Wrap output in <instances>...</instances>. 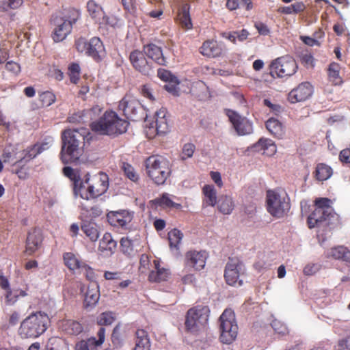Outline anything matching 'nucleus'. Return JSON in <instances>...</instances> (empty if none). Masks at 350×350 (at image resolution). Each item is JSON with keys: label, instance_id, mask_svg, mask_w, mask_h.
Wrapping results in <instances>:
<instances>
[{"label": "nucleus", "instance_id": "f257e3e1", "mask_svg": "<svg viewBox=\"0 0 350 350\" xmlns=\"http://www.w3.org/2000/svg\"><path fill=\"white\" fill-rule=\"evenodd\" d=\"M64 174L73 183V191L76 197L80 196L84 200L94 199L105 193L109 187V178L105 173H99L93 178L94 184H90V174H86L81 178L79 172L70 167L63 169Z\"/></svg>", "mask_w": 350, "mask_h": 350}, {"label": "nucleus", "instance_id": "f03ea898", "mask_svg": "<svg viewBox=\"0 0 350 350\" xmlns=\"http://www.w3.org/2000/svg\"><path fill=\"white\" fill-rule=\"evenodd\" d=\"M90 135L89 130L84 127L67 129L63 132V145L61 152L63 163H68L78 160L81 154L79 145L82 141L89 140Z\"/></svg>", "mask_w": 350, "mask_h": 350}, {"label": "nucleus", "instance_id": "7ed1b4c3", "mask_svg": "<svg viewBox=\"0 0 350 350\" xmlns=\"http://www.w3.org/2000/svg\"><path fill=\"white\" fill-rule=\"evenodd\" d=\"M129 123L113 111H106L97 120L91 123L92 130L100 135L116 136L127 131Z\"/></svg>", "mask_w": 350, "mask_h": 350}, {"label": "nucleus", "instance_id": "20e7f679", "mask_svg": "<svg viewBox=\"0 0 350 350\" xmlns=\"http://www.w3.org/2000/svg\"><path fill=\"white\" fill-rule=\"evenodd\" d=\"M331 203V200L325 198L315 200L316 208L308 216L307 221L310 228L329 226L334 219H337Z\"/></svg>", "mask_w": 350, "mask_h": 350}, {"label": "nucleus", "instance_id": "39448f33", "mask_svg": "<svg viewBox=\"0 0 350 350\" xmlns=\"http://www.w3.org/2000/svg\"><path fill=\"white\" fill-rule=\"evenodd\" d=\"M79 10L70 9L59 14L53 15L51 22L53 25V39L55 42L63 41L71 32L72 25L80 18Z\"/></svg>", "mask_w": 350, "mask_h": 350}, {"label": "nucleus", "instance_id": "423d86ee", "mask_svg": "<svg viewBox=\"0 0 350 350\" xmlns=\"http://www.w3.org/2000/svg\"><path fill=\"white\" fill-rule=\"evenodd\" d=\"M49 318L42 312L32 313L23 321L19 328L22 338H37L47 329Z\"/></svg>", "mask_w": 350, "mask_h": 350}, {"label": "nucleus", "instance_id": "0eeeda50", "mask_svg": "<svg viewBox=\"0 0 350 350\" xmlns=\"http://www.w3.org/2000/svg\"><path fill=\"white\" fill-rule=\"evenodd\" d=\"M290 199L284 190H269L267 192V209L273 216L281 218L290 210Z\"/></svg>", "mask_w": 350, "mask_h": 350}, {"label": "nucleus", "instance_id": "6e6552de", "mask_svg": "<svg viewBox=\"0 0 350 350\" xmlns=\"http://www.w3.org/2000/svg\"><path fill=\"white\" fill-rule=\"evenodd\" d=\"M146 167L148 176L157 185H163L170 174L169 162L159 156H151L146 161Z\"/></svg>", "mask_w": 350, "mask_h": 350}, {"label": "nucleus", "instance_id": "1a4fd4ad", "mask_svg": "<svg viewBox=\"0 0 350 350\" xmlns=\"http://www.w3.org/2000/svg\"><path fill=\"white\" fill-rule=\"evenodd\" d=\"M209 309L206 306H197L188 310L185 326L188 332L198 334L206 329L208 321Z\"/></svg>", "mask_w": 350, "mask_h": 350}, {"label": "nucleus", "instance_id": "9d476101", "mask_svg": "<svg viewBox=\"0 0 350 350\" xmlns=\"http://www.w3.org/2000/svg\"><path fill=\"white\" fill-rule=\"evenodd\" d=\"M220 339L223 343L230 344L237 338L238 325L232 310L226 309L219 318Z\"/></svg>", "mask_w": 350, "mask_h": 350}, {"label": "nucleus", "instance_id": "9b49d317", "mask_svg": "<svg viewBox=\"0 0 350 350\" xmlns=\"http://www.w3.org/2000/svg\"><path fill=\"white\" fill-rule=\"evenodd\" d=\"M118 107L126 118L133 121L146 120L148 117L140 102L131 95H126L120 101Z\"/></svg>", "mask_w": 350, "mask_h": 350}, {"label": "nucleus", "instance_id": "f8f14e48", "mask_svg": "<svg viewBox=\"0 0 350 350\" xmlns=\"http://www.w3.org/2000/svg\"><path fill=\"white\" fill-rule=\"evenodd\" d=\"M245 271L243 263L237 258H230L226 265L224 277L228 284L241 286L243 284L241 278Z\"/></svg>", "mask_w": 350, "mask_h": 350}, {"label": "nucleus", "instance_id": "ddd939ff", "mask_svg": "<svg viewBox=\"0 0 350 350\" xmlns=\"http://www.w3.org/2000/svg\"><path fill=\"white\" fill-rule=\"evenodd\" d=\"M297 65L294 59L289 56H283L273 60L270 65V73L272 76L286 77L293 75Z\"/></svg>", "mask_w": 350, "mask_h": 350}, {"label": "nucleus", "instance_id": "4468645a", "mask_svg": "<svg viewBox=\"0 0 350 350\" xmlns=\"http://www.w3.org/2000/svg\"><path fill=\"white\" fill-rule=\"evenodd\" d=\"M226 115L238 135L243 136L253 133V124L247 118L230 109L227 110Z\"/></svg>", "mask_w": 350, "mask_h": 350}, {"label": "nucleus", "instance_id": "2eb2a0df", "mask_svg": "<svg viewBox=\"0 0 350 350\" xmlns=\"http://www.w3.org/2000/svg\"><path fill=\"white\" fill-rule=\"evenodd\" d=\"M313 94V88L309 82H303L293 89L288 95V99L291 103L304 102Z\"/></svg>", "mask_w": 350, "mask_h": 350}, {"label": "nucleus", "instance_id": "dca6fc26", "mask_svg": "<svg viewBox=\"0 0 350 350\" xmlns=\"http://www.w3.org/2000/svg\"><path fill=\"white\" fill-rule=\"evenodd\" d=\"M208 254L205 251H189L185 255V266L200 271L205 267Z\"/></svg>", "mask_w": 350, "mask_h": 350}, {"label": "nucleus", "instance_id": "f3484780", "mask_svg": "<svg viewBox=\"0 0 350 350\" xmlns=\"http://www.w3.org/2000/svg\"><path fill=\"white\" fill-rule=\"evenodd\" d=\"M134 213L126 210L111 212L107 215V219L111 225L126 228L133 218Z\"/></svg>", "mask_w": 350, "mask_h": 350}, {"label": "nucleus", "instance_id": "a211bd4d", "mask_svg": "<svg viewBox=\"0 0 350 350\" xmlns=\"http://www.w3.org/2000/svg\"><path fill=\"white\" fill-rule=\"evenodd\" d=\"M130 60L133 67L144 75H150L152 64L148 61L142 52L134 51L130 54Z\"/></svg>", "mask_w": 350, "mask_h": 350}, {"label": "nucleus", "instance_id": "6ab92c4d", "mask_svg": "<svg viewBox=\"0 0 350 350\" xmlns=\"http://www.w3.org/2000/svg\"><path fill=\"white\" fill-rule=\"evenodd\" d=\"M42 234L40 228L31 230L27 234L25 245V252L28 255L34 254L41 247Z\"/></svg>", "mask_w": 350, "mask_h": 350}, {"label": "nucleus", "instance_id": "aec40b11", "mask_svg": "<svg viewBox=\"0 0 350 350\" xmlns=\"http://www.w3.org/2000/svg\"><path fill=\"white\" fill-rule=\"evenodd\" d=\"M100 299L99 285L97 282L90 283L85 293L83 306L88 310H92Z\"/></svg>", "mask_w": 350, "mask_h": 350}, {"label": "nucleus", "instance_id": "412c9836", "mask_svg": "<svg viewBox=\"0 0 350 350\" xmlns=\"http://www.w3.org/2000/svg\"><path fill=\"white\" fill-rule=\"evenodd\" d=\"M154 268L149 273L148 279L152 282H161L167 281L170 276L168 269L161 266L159 259L153 260Z\"/></svg>", "mask_w": 350, "mask_h": 350}, {"label": "nucleus", "instance_id": "4be33fe9", "mask_svg": "<svg viewBox=\"0 0 350 350\" xmlns=\"http://www.w3.org/2000/svg\"><path fill=\"white\" fill-rule=\"evenodd\" d=\"M88 55L98 62L105 56V48L98 37H94L89 41Z\"/></svg>", "mask_w": 350, "mask_h": 350}, {"label": "nucleus", "instance_id": "5701e85b", "mask_svg": "<svg viewBox=\"0 0 350 350\" xmlns=\"http://www.w3.org/2000/svg\"><path fill=\"white\" fill-rule=\"evenodd\" d=\"M144 54L150 59L159 65L165 64V58L161 47L154 44H148L144 46Z\"/></svg>", "mask_w": 350, "mask_h": 350}, {"label": "nucleus", "instance_id": "b1692460", "mask_svg": "<svg viewBox=\"0 0 350 350\" xmlns=\"http://www.w3.org/2000/svg\"><path fill=\"white\" fill-rule=\"evenodd\" d=\"M222 46L217 41L207 40L200 48V53L208 57H216L221 55Z\"/></svg>", "mask_w": 350, "mask_h": 350}, {"label": "nucleus", "instance_id": "393cba45", "mask_svg": "<svg viewBox=\"0 0 350 350\" xmlns=\"http://www.w3.org/2000/svg\"><path fill=\"white\" fill-rule=\"evenodd\" d=\"M116 247V242L109 233H105L99 243L98 251L105 256L111 255Z\"/></svg>", "mask_w": 350, "mask_h": 350}, {"label": "nucleus", "instance_id": "a878e982", "mask_svg": "<svg viewBox=\"0 0 350 350\" xmlns=\"http://www.w3.org/2000/svg\"><path fill=\"white\" fill-rule=\"evenodd\" d=\"M190 92L199 100H206L211 96L208 86L202 81L193 83Z\"/></svg>", "mask_w": 350, "mask_h": 350}, {"label": "nucleus", "instance_id": "bb28decb", "mask_svg": "<svg viewBox=\"0 0 350 350\" xmlns=\"http://www.w3.org/2000/svg\"><path fill=\"white\" fill-rule=\"evenodd\" d=\"M326 256L328 258L332 257L336 260L350 262V250L342 245L334 247L326 252Z\"/></svg>", "mask_w": 350, "mask_h": 350}, {"label": "nucleus", "instance_id": "cd10ccee", "mask_svg": "<svg viewBox=\"0 0 350 350\" xmlns=\"http://www.w3.org/2000/svg\"><path fill=\"white\" fill-rule=\"evenodd\" d=\"M165 116L166 109L164 108H161L155 112L156 131L157 134L163 135L169 131V125Z\"/></svg>", "mask_w": 350, "mask_h": 350}, {"label": "nucleus", "instance_id": "c85d7f7f", "mask_svg": "<svg viewBox=\"0 0 350 350\" xmlns=\"http://www.w3.org/2000/svg\"><path fill=\"white\" fill-rule=\"evenodd\" d=\"M266 128L274 137L281 139L284 135L282 124L277 119L271 118L266 122Z\"/></svg>", "mask_w": 350, "mask_h": 350}, {"label": "nucleus", "instance_id": "c756f323", "mask_svg": "<svg viewBox=\"0 0 350 350\" xmlns=\"http://www.w3.org/2000/svg\"><path fill=\"white\" fill-rule=\"evenodd\" d=\"M81 230L90 241H96L99 237V232L96 223L90 221H84L81 225Z\"/></svg>", "mask_w": 350, "mask_h": 350}, {"label": "nucleus", "instance_id": "7c9ffc66", "mask_svg": "<svg viewBox=\"0 0 350 350\" xmlns=\"http://www.w3.org/2000/svg\"><path fill=\"white\" fill-rule=\"evenodd\" d=\"M258 150H262L263 154L272 156L276 152V146L270 139H260L255 145Z\"/></svg>", "mask_w": 350, "mask_h": 350}, {"label": "nucleus", "instance_id": "2f4dec72", "mask_svg": "<svg viewBox=\"0 0 350 350\" xmlns=\"http://www.w3.org/2000/svg\"><path fill=\"white\" fill-rule=\"evenodd\" d=\"M87 9L90 16L96 23H98L99 21L102 20L101 18H103L105 12L102 7L94 1L90 0L88 2Z\"/></svg>", "mask_w": 350, "mask_h": 350}, {"label": "nucleus", "instance_id": "473e14b6", "mask_svg": "<svg viewBox=\"0 0 350 350\" xmlns=\"http://www.w3.org/2000/svg\"><path fill=\"white\" fill-rule=\"evenodd\" d=\"M136 344L133 350H150V342L146 332L138 329L136 332Z\"/></svg>", "mask_w": 350, "mask_h": 350}, {"label": "nucleus", "instance_id": "72a5a7b5", "mask_svg": "<svg viewBox=\"0 0 350 350\" xmlns=\"http://www.w3.org/2000/svg\"><path fill=\"white\" fill-rule=\"evenodd\" d=\"M62 327L65 332L70 335H78L83 329L79 322L71 319L63 321Z\"/></svg>", "mask_w": 350, "mask_h": 350}, {"label": "nucleus", "instance_id": "f704fd0d", "mask_svg": "<svg viewBox=\"0 0 350 350\" xmlns=\"http://www.w3.org/2000/svg\"><path fill=\"white\" fill-rule=\"evenodd\" d=\"M234 208V202L230 196H221L218 201L219 211L225 215L230 214Z\"/></svg>", "mask_w": 350, "mask_h": 350}, {"label": "nucleus", "instance_id": "c9c22d12", "mask_svg": "<svg viewBox=\"0 0 350 350\" xmlns=\"http://www.w3.org/2000/svg\"><path fill=\"white\" fill-rule=\"evenodd\" d=\"M203 194L204 195V203L206 206H214L217 203V191L213 185H206L202 189Z\"/></svg>", "mask_w": 350, "mask_h": 350}, {"label": "nucleus", "instance_id": "e433bc0d", "mask_svg": "<svg viewBox=\"0 0 350 350\" xmlns=\"http://www.w3.org/2000/svg\"><path fill=\"white\" fill-rule=\"evenodd\" d=\"M139 244V239L133 240L130 237H122L120 241V247L122 252L131 256L134 252V247Z\"/></svg>", "mask_w": 350, "mask_h": 350}, {"label": "nucleus", "instance_id": "4c0bfd02", "mask_svg": "<svg viewBox=\"0 0 350 350\" xmlns=\"http://www.w3.org/2000/svg\"><path fill=\"white\" fill-rule=\"evenodd\" d=\"M183 234L178 229H173L168 233V239L171 250H174L178 254L179 253V245L183 239Z\"/></svg>", "mask_w": 350, "mask_h": 350}, {"label": "nucleus", "instance_id": "58836bf2", "mask_svg": "<svg viewBox=\"0 0 350 350\" xmlns=\"http://www.w3.org/2000/svg\"><path fill=\"white\" fill-rule=\"evenodd\" d=\"M249 32L246 29L241 31H233L230 32H224L222 33L223 38H225L232 42L236 44L237 42H243L245 40L248 36Z\"/></svg>", "mask_w": 350, "mask_h": 350}, {"label": "nucleus", "instance_id": "ea45409f", "mask_svg": "<svg viewBox=\"0 0 350 350\" xmlns=\"http://www.w3.org/2000/svg\"><path fill=\"white\" fill-rule=\"evenodd\" d=\"M153 202L155 205L163 208H180L181 206L180 204L174 202L170 198V195L167 193H164L160 198L154 199Z\"/></svg>", "mask_w": 350, "mask_h": 350}, {"label": "nucleus", "instance_id": "a19ab883", "mask_svg": "<svg viewBox=\"0 0 350 350\" xmlns=\"http://www.w3.org/2000/svg\"><path fill=\"white\" fill-rule=\"evenodd\" d=\"M189 8L185 5L178 14V20L182 27L186 29H191L193 27L191 19L189 15Z\"/></svg>", "mask_w": 350, "mask_h": 350}, {"label": "nucleus", "instance_id": "79ce46f5", "mask_svg": "<svg viewBox=\"0 0 350 350\" xmlns=\"http://www.w3.org/2000/svg\"><path fill=\"white\" fill-rule=\"evenodd\" d=\"M332 174V168L323 163L317 165L315 170V176L318 180L323 181L327 180Z\"/></svg>", "mask_w": 350, "mask_h": 350}, {"label": "nucleus", "instance_id": "37998d69", "mask_svg": "<svg viewBox=\"0 0 350 350\" xmlns=\"http://www.w3.org/2000/svg\"><path fill=\"white\" fill-rule=\"evenodd\" d=\"M64 260L65 265L70 270H76L80 269L83 264L81 262L79 258L72 252H67L64 254Z\"/></svg>", "mask_w": 350, "mask_h": 350}, {"label": "nucleus", "instance_id": "c03bdc74", "mask_svg": "<svg viewBox=\"0 0 350 350\" xmlns=\"http://www.w3.org/2000/svg\"><path fill=\"white\" fill-rule=\"evenodd\" d=\"M339 64L332 62L329 64L328 68V76L329 80L335 85L341 83V79L339 77Z\"/></svg>", "mask_w": 350, "mask_h": 350}, {"label": "nucleus", "instance_id": "a18cd8bd", "mask_svg": "<svg viewBox=\"0 0 350 350\" xmlns=\"http://www.w3.org/2000/svg\"><path fill=\"white\" fill-rule=\"evenodd\" d=\"M50 350H69L68 344L60 338L53 337L49 339L47 345Z\"/></svg>", "mask_w": 350, "mask_h": 350}, {"label": "nucleus", "instance_id": "49530a36", "mask_svg": "<svg viewBox=\"0 0 350 350\" xmlns=\"http://www.w3.org/2000/svg\"><path fill=\"white\" fill-rule=\"evenodd\" d=\"M39 150V148L37 147L36 144L31 147L27 148L23 151V157L20 160H16L14 161V163L18 162H28L29 161L35 158L38 154H40Z\"/></svg>", "mask_w": 350, "mask_h": 350}, {"label": "nucleus", "instance_id": "de8ad7c7", "mask_svg": "<svg viewBox=\"0 0 350 350\" xmlns=\"http://www.w3.org/2000/svg\"><path fill=\"white\" fill-rule=\"evenodd\" d=\"M26 295V292L22 290L7 291L5 295V303L10 306L13 305L16 302L19 297H25Z\"/></svg>", "mask_w": 350, "mask_h": 350}, {"label": "nucleus", "instance_id": "09e8293b", "mask_svg": "<svg viewBox=\"0 0 350 350\" xmlns=\"http://www.w3.org/2000/svg\"><path fill=\"white\" fill-rule=\"evenodd\" d=\"M81 68L78 64L72 63L68 67V75L72 83L76 84L79 80Z\"/></svg>", "mask_w": 350, "mask_h": 350}, {"label": "nucleus", "instance_id": "8fccbe9b", "mask_svg": "<svg viewBox=\"0 0 350 350\" xmlns=\"http://www.w3.org/2000/svg\"><path fill=\"white\" fill-rule=\"evenodd\" d=\"M39 100L43 107H49L55 101V96L50 91H45L39 94Z\"/></svg>", "mask_w": 350, "mask_h": 350}, {"label": "nucleus", "instance_id": "3c124183", "mask_svg": "<svg viewBox=\"0 0 350 350\" xmlns=\"http://www.w3.org/2000/svg\"><path fill=\"white\" fill-rule=\"evenodd\" d=\"M16 148L14 146L9 145L5 148L3 153V162H10L14 160V159H17L16 157Z\"/></svg>", "mask_w": 350, "mask_h": 350}, {"label": "nucleus", "instance_id": "603ef678", "mask_svg": "<svg viewBox=\"0 0 350 350\" xmlns=\"http://www.w3.org/2000/svg\"><path fill=\"white\" fill-rule=\"evenodd\" d=\"M23 3V0H0V10L7 11L9 9L19 8Z\"/></svg>", "mask_w": 350, "mask_h": 350}, {"label": "nucleus", "instance_id": "864d4df0", "mask_svg": "<svg viewBox=\"0 0 350 350\" xmlns=\"http://www.w3.org/2000/svg\"><path fill=\"white\" fill-rule=\"evenodd\" d=\"M115 317L111 312H103L97 319V322L100 325H109L114 321Z\"/></svg>", "mask_w": 350, "mask_h": 350}, {"label": "nucleus", "instance_id": "5fc2aeb1", "mask_svg": "<svg viewBox=\"0 0 350 350\" xmlns=\"http://www.w3.org/2000/svg\"><path fill=\"white\" fill-rule=\"evenodd\" d=\"M122 170L128 178L133 182L138 180V174L135 172L134 168L129 163H124Z\"/></svg>", "mask_w": 350, "mask_h": 350}, {"label": "nucleus", "instance_id": "6e6d98bb", "mask_svg": "<svg viewBox=\"0 0 350 350\" xmlns=\"http://www.w3.org/2000/svg\"><path fill=\"white\" fill-rule=\"evenodd\" d=\"M195 151V146L193 144L187 143L184 145L180 154L182 160H186L191 158Z\"/></svg>", "mask_w": 350, "mask_h": 350}, {"label": "nucleus", "instance_id": "4d7b16f0", "mask_svg": "<svg viewBox=\"0 0 350 350\" xmlns=\"http://www.w3.org/2000/svg\"><path fill=\"white\" fill-rule=\"evenodd\" d=\"M179 81L176 78V81H171L167 82V84L164 85V88L170 94H172L174 96H178L179 95Z\"/></svg>", "mask_w": 350, "mask_h": 350}, {"label": "nucleus", "instance_id": "13d9d810", "mask_svg": "<svg viewBox=\"0 0 350 350\" xmlns=\"http://www.w3.org/2000/svg\"><path fill=\"white\" fill-rule=\"evenodd\" d=\"M271 326L274 331L279 334L284 335L288 332L286 325L278 320H273L271 323Z\"/></svg>", "mask_w": 350, "mask_h": 350}, {"label": "nucleus", "instance_id": "bf43d9fd", "mask_svg": "<svg viewBox=\"0 0 350 350\" xmlns=\"http://www.w3.org/2000/svg\"><path fill=\"white\" fill-rule=\"evenodd\" d=\"M98 23L100 25H108L110 27H115L118 25V18L114 16H107L104 14L103 18H101Z\"/></svg>", "mask_w": 350, "mask_h": 350}, {"label": "nucleus", "instance_id": "052dcab7", "mask_svg": "<svg viewBox=\"0 0 350 350\" xmlns=\"http://www.w3.org/2000/svg\"><path fill=\"white\" fill-rule=\"evenodd\" d=\"M80 269H81L84 271V275H85L87 280L90 281L91 283L96 282L95 281L96 275L94 273V270L90 267L83 263Z\"/></svg>", "mask_w": 350, "mask_h": 350}, {"label": "nucleus", "instance_id": "680f3d73", "mask_svg": "<svg viewBox=\"0 0 350 350\" xmlns=\"http://www.w3.org/2000/svg\"><path fill=\"white\" fill-rule=\"evenodd\" d=\"M300 57L302 63H304L306 66L311 68L314 66V59L310 53H302Z\"/></svg>", "mask_w": 350, "mask_h": 350}, {"label": "nucleus", "instance_id": "e2e57ef3", "mask_svg": "<svg viewBox=\"0 0 350 350\" xmlns=\"http://www.w3.org/2000/svg\"><path fill=\"white\" fill-rule=\"evenodd\" d=\"M88 44H89V42H88L83 38H79L76 41V43H75L76 48H77V51L80 53H84L87 55H88Z\"/></svg>", "mask_w": 350, "mask_h": 350}, {"label": "nucleus", "instance_id": "0e129e2a", "mask_svg": "<svg viewBox=\"0 0 350 350\" xmlns=\"http://www.w3.org/2000/svg\"><path fill=\"white\" fill-rule=\"evenodd\" d=\"M158 77L163 81L169 82L171 81H176V77L172 75V73L166 70L159 69Z\"/></svg>", "mask_w": 350, "mask_h": 350}, {"label": "nucleus", "instance_id": "69168bd1", "mask_svg": "<svg viewBox=\"0 0 350 350\" xmlns=\"http://www.w3.org/2000/svg\"><path fill=\"white\" fill-rule=\"evenodd\" d=\"M94 345V338H90L88 340H81L75 345V350H90L89 346Z\"/></svg>", "mask_w": 350, "mask_h": 350}, {"label": "nucleus", "instance_id": "338daca9", "mask_svg": "<svg viewBox=\"0 0 350 350\" xmlns=\"http://www.w3.org/2000/svg\"><path fill=\"white\" fill-rule=\"evenodd\" d=\"M53 143V138L51 137H46L40 144H36L39 148V151L42 153L43 151L48 150Z\"/></svg>", "mask_w": 350, "mask_h": 350}, {"label": "nucleus", "instance_id": "774afa93", "mask_svg": "<svg viewBox=\"0 0 350 350\" xmlns=\"http://www.w3.org/2000/svg\"><path fill=\"white\" fill-rule=\"evenodd\" d=\"M337 350H350V336L338 341Z\"/></svg>", "mask_w": 350, "mask_h": 350}]
</instances>
